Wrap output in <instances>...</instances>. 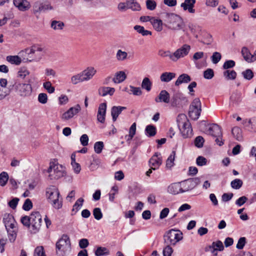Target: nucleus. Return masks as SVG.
<instances>
[{
  "label": "nucleus",
  "instance_id": "f257e3e1",
  "mask_svg": "<svg viewBox=\"0 0 256 256\" xmlns=\"http://www.w3.org/2000/svg\"><path fill=\"white\" fill-rule=\"evenodd\" d=\"M71 250V243L69 236L64 234L56 244V252L58 256H65Z\"/></svg>",
  "mask_w": 256,
  "mask_h": 256
},
{
  "label": "nucleus",
  "instance_id": "f03ea898",
  "mask_svg": "<svg viewBox=\"0 0 256 256\" xmlns=\"http://www.w3.org/2000/svg\"><path fill=\"white\" fill-rule=\"evenodd\" d=\"M47 172L50 180H58L64 176L65 168L62 165L59 164L56 160H54L50 162Z\"/></svg>",
  "mask_w": 256,
  "mask_h": 256
},
{
  "label": "nucleus",
  "instance_id": "7ed1b4c3",
  "mask_svg": "<svg viewBox=\"0 0 256 256\" xmlns=\"http://www.w3.org/2000/svg\"><path fill=\"white\" fill-rule=\"evenodd\" d=\"M60 192L56 187L51 186L46 189V195L49 202L56 209L62 207V202L60 200Z\"/></svg>",
  "mask_w": 256,
  "mask_h": 256
},
{
  "label": "nucleus",
  "instance_id": "20e7f679",
  "mask_svg": "<svg viewBox=\"0 0 256 256\" xmlns=\"http://www.w3.org/2000/svg\"><path fill=\"white\" fill-rule=\"evenodd\" d=\"M180 130L184 138L192 136V130L188 120L184 114H180L177 120Z\"/></svg>",
  "mask_w": 256,
  "mask_h": 256
},
{
  "label": "nucleus",
  "instance_id": "39448f33",
  "mask_svg": "<svg viewBox=\"0 0 256 256\" xmlns=\"http://www.w3.org/2000/svg\"><path fill=\"white\" fill-rule=\"evenodd\" d=\"M165 21L167 23L168 28L173 30H180L184 26L182 18L174 14H167Z\"/></svg>",
  "mask_w": 256,
  "mask_h": 256
},
{
  "label": "nucleus",
  "instance_id": "423d86ee",
  "mask_svg": "<svg viewBox=\"0 0 256 256\" xmlns=\"http://www.w3.org/2000/svg\"><path fill=\"white\" fill-rule=\"evenodd\" d=\"M182 233L180 230L172 229L164 236V242L166 244L175 246L176 244L182 239Z\"/></svg>",
  "mask_w": 256,
  "mask_h": 256
},
{
  "label": "nucleus",
  "instance_id": "0eeeda50",
  "mask_svg": "<svg viewBox=\"0 0 256 256\" xmlns=\"http://www.w3.org/2000/svg\"><path fill=\"white\" fill-rule=\"evenodd\" d=\"M201 109V102L198 98L194 100L189 108V116L194 120H196L199 118Z\"/></svg>",
  "mask_w": 256,
  "mask_h": 256
},
{
  "label": "nucleus",
  "instance_id": "6e6552de",
  "mask_svg": "<svg viewBox=\"0 0 256 256\" xmlns=\"http://www.w3.org/2000/svg\"><path fill=\"white\" fill-rule=\"evenodd\" d=\"M30 220H31L30 231L32 233H36L40 230L42 225V216L38 212H33L30 215Z\"/></svg>",
  "mask_w": 256,
  "mask_h": 256
},
{
  "label": "nucleus",
  "instance_id": "1a4fd4ad",
  "mask_svg": "<svg viewBox=\"0 0 256 256\" xmlns=\"http://www.w3.org/2000/svg\"><path fill=\"white\" fill-rule=\"evenodd\" d=\"M27 51H28V54L33 55L32 58L36 61L40 60L45 53L44 48L39 45H34ZM30 58H32V56H30Z\"/></svg>",
  "mask_w": 256,
  "mask_h": 256
},
{
  "label": "nucleus",
  "instance_id": "9d476101",
  "mask_svg": "<svg viewBox=\"0 0 256 256\" xmlns=\"http://www.w3.org/2000/svg\"><path fill=\"white\" fill-rule=\"evenodd\" d=\"M200 182V180L198 178H189L182 182L180 184L183 192L194 189Z\"/></svg>",
  "mask_w": 256,
  "mask_h": 256
},
{
  "label": "nucleus",
  "instance_id": "9b49d317",
  "mask_svg": "<svg viewBox=\"0 0 256 256\" xmlns=\"http://www.w3.org/2000/svg\"><path fill=\"white\" fill-rule=\"evenodd\" d=\"M190 50V46L187 44L182 45V46L177 49L173 52L174 62H176L180 58L187 56Z\"/></svg>",
  "mask_w": 256,
  "mask_h": 256
},
{
  "label": "nucleus",
  "instance_id": "f8f14e48",
  "mask_svg": "<svg viewBox=\"0 0 256 256\" xmlns=\"http://www.w3.org/2000/svg\"><path fill=\"white\" fill-rule=\"evenodd\" d=\"M18 94L22 96H26L30 94L32 86L28 84H18L15 87Z\"/></svg>",
  "mask_w": 256,
  "mask_h": 256
},
{
  "label": "nucleus",
  "instance_id": "ddd939ff",
  "mask_svg": "<svg viewBox=\"0 0 256 256\" xmlns=\"http://www.w3.org/2000/svg\"><path fill=\"white\" fill-rule=\"evenodd\" d=\"M186 98L183 94L180 92H176L174 93L170 99V104L173 108H179L182 105V101L184 100Z\"/></svg>",
  "mask_w": 256,
  "mask_h": 256
},
{
  "label": "nucleus",
  "instance_id": "4468645a",
  "mask_svg": "<svg viewBox=\"0 0 256 256\" xmlns=\"http://www.w3.org/2000/svg\"><path fill=\"white\" fill-rule=\"evenodd\" d=\"M80 110V107L79 104L76 105L74 107L70 108L66 112H64L61 118L62 120H67L72 118L74 115L76 114Z\"/></svg>",
  "mask_w": 256,
  "mask_h": 256
},
{
  "label": "nucleus",
  "instance_id": "2eb2a0df",
  "mask_svg": "<svg viewBox=\"0 0 256 256\" xmlns=\"http://www.w3.org/2000/svg\"><path fill=\"white\" fill-rule=\"evenodd\" d=\"M160 154L156 152L149 160L150 166L153 170L158 168L162 163Z\"/></svg>",
  "mask_w": 256,
  "mask_h": 256
},
{
  "label": "nucleus",
  "instance_id": "dca6fc26",
  "mask_svg": "<svg viewBox=\"0 0 256 256\" xmlns=\"http://www.w3.org/2000/svg\"><path fill=\"white\" fill-rule=\"evenodd\" d=\"M3 222L6 229L13 228L16 225V222L13 216L10 214H5L4 216Z\"/></svg>",
  "mask_w": 256,
  "mask_h": 256
},
{
  "label": "nucleus",
  "instance_id": "f3484780",
  "mask_svg": "<svg viewBox=\"0 0 256 256\" xmlns=\"http://www.w3.org/2000/svg\"><path fill=\"white\" fill-rule=\"evenodd\" d=\"M208 134L214 137H222L221 128L216 124L210 125L208 130Z\"/></svg>",
  "mask_w": 256,
  "mask_h": 256
},
{
  "label": "nucleus",
  "instance_id": "a211bd4d",
  "mask_svg": "<svg viewBox=\"0 0 256 256\" xmlns=\"http://www.w3.org/2000/svg\"><path fill=\"white\" fill-rule=\"evenodd\" d=\"M14 6L20 11H26L30 8V4L26 0H14Z\"/></svg>",
  "mask_w": 256,
  "mask_h": 256
},
{
  "label": "nucleus",
  "instance_id": "6ab92c4d",
  "mask_svg": "<svg viewBox=\"0 0 256 256\" xmlns=\"http://www.w3.org/2000/svg\"><path fill=\"white\" fill-rule=\"evenodd\" d=\"M196 0H184V2L182 3L180 6L184 10H188L190 13L194 14L195 10L194 8Z\"/></svg>",
  "mask_w": 256,
  "mask_h": 256
},
{
  "label": "nucleus",
  "instance_id": "aec40b11",
  "mask_svg": "<svg viewBox=\"0 0 256 256\" xmlns=\"http://www.w3.org/2000/svg\"><path fill=\"white\" fill-rule=\"evenodd\" d=\"M170 95L166 90L160 91L158 96L155 98L156 102H164L168 104L170 102Z\"/></svg>",
  "mask_w": 256,
  "mask_h": 256
},
{
  "label": "nucleus",
  "instance_id": "412c9836",
  "mask_svg": "<svg viewBox=\"0 0 256 256\" xmlns=\"http://www.w3.org/2000/svg\"><path fill=\"white\" fill-rule=\"evenodd\" d=\"M96 70L94 67L90 66L81 72L84 81H87L91 79L96 74Z\"/></svg>",
  "mask_w": 256,
  "mask_h": 256
},
{
  "label": "nucleus",
  "instance_id": "4be33fe9",
  "mask_svg": "<svg viewBox=\"0 0 256 256\" xmlns=\"http://www.w3.org/2000/svg\"><path fill=\"white\" fill-rule=\"evenodd\" d=\"M106 105V103L100 104L97 114V119L98 122L104 123L105 121Z\"/></svg>",
  "mask_w": 256,
  "mask_h": 256
},
{
  "label": "nucleus",
  "instance_id": "5701e85b",
  "mask_svg": "<svg viewBox=\"0 0 256 256\" xmlns=\"http://www.w3.org/2000/svg\"><path fill=\"white\" fill-rule=\"evenodd\" d=\"M168 192L172 194H176L179 193H182V186L180 183H173L168 188Z\"/></svg>",
  "mask_w": 256,
  "mask_h": 256
},
{
  "label": "nucleus",
  "instance_id": "b1692460",
  "mask_svg": "<svg viewBox=\"0 0 256 256\" xmlns=\"http://www.w3.org/2000/svg\"><path fill=\"white\" fill-rule=\"evenodd\" d=\"M242 100L240 92H233L230 97V104L233 106H238Z\"/></svg>",
  "mask_w": 256,
  "mask_h": 256
},
{
  "label": "nucleus",
  "instance_id": "393cba45",
  "mask_svg": "<svg viewBox=\"0 0 256 256\" xmlns=\"http://www.w3.org/2000/svg\"><path fill=\"white\" fill-rule=\"evenodd\" d=\"M126 109L124 106H114L111 110V115L113 121L115 122L119 114H120L122 110Z\"/></svg>",
  "mask_w": 256,
  "mask_h": 256
},
{
  "label": "nucleus",
  "instance_id": "a878e982",
  "mask_svg": "<svg viewBox=\"0 0 256 256\" xmlns=\"http://www.w3.org/2000/svg\"><path fill=\"white\" fill-rule=\"evenodd\" d=\"M126 78L125 72L123 71H120L115 74L112 81L116 84H120L124 82Z\"/></svg>",
  "mask_w": 256,
  "mask_h": 256
},
{
  "label": "nucleus",
  "instance_id": "bb28decb",
  "mask_svg": "<svg viewBox=\"0 0 256 256\" xmlns=\"http://www.w3.org/2000/svg\"><path fill=\"white\" fill-rule=\"evenodd\" d=\"M242 54L246 62H253L252 54L246 47H243L242 48Z\"/></svg>",
  "mask_w": 256,
  "mask_h": 256
},
{
  "label": "nucleus",
  "instance_id": "cd10ccee",
  "mask_svg": "<svg viewBox=\"0 0 256 256\" xmlns=\"http://www.w3.org/2000/svg\"><path fill=\"white\" fill-rule=\"evenodd\" d=\"M114 92V88L110 87H102L98 90L99 94L102 96H105L108 94L112 96Z\"/></svg>",
  "mask_w": 256,
  "mask_h": 256
},
{
  "label": "nucleus",
  "instance_id": "c85d7f7f",
  "mask_svg": "<svg viewBox=\"0 0 256 256\" xmlns=\"http://www.w3.org/2000/svg\"><path fill=\"white\" fill-rule=\"evenodd\" d=\"M175 76V73L164 72L160 75V80L162 82H168L174 78Z\"/></svg>",
  "mask_w": 256,
  "mask_h": 256
},
{
  "label": "nucleus",
  "instance_id": "c756f323",
  "mask_svg": "<svg viewBox=\"0 0 256 256\" xmlns=\"http://www.w3.org/2000/svg\"><path fill=\"white\" fill-rule=\"evenodd\" d=\"M191 80L190 77L186 74H183L180 75L175 82V85L176 86L182 83H188Z\"/></svg>",
  "mask_w": 256,
  "mask_h": 256
},
{
  "label": "nucleus",
  "instance_id": "7c9ffc66",
  "mask_svg": "<svg viewBox=\"0 0 256 256\" xmlns=\"http://www.w3.org/2000/svg\"><path fill=\"white\" fill-rule=\"evenodd\" d=\"M128 9L133 11H139L140 10V4L136 0H126Z\"/></svg>",
  "mask_w": 256,
  "mask_h": 256
},
{
  "label": "nucleus",
  "instance_id": "2f4dec72",
  "mask_svg": "<svg viewBox=\"0 0 256 256\" xmlns=\"http://www.w3.org/2000/svg\"><path fill=\"white\" fill-rule=\"evenodd\" d=\"M210 248L212 249V252L214 254L216 250H223L224 246L220 240H217L212 243V246H210Z\"/></svg>",
  "mask_w": 256,
  "mask_h": 256
},
{
  "label": "nucleus",
  "instance_id": "473e14b6",
  "mask_svg": "<svg viewBox=\"0 0 256 256\" xmlns=\"http://www.w3.org/2000/svg\"><path fill=\"white\" fill-rule=\"evenodd\" d=\"M134 29L142 36H151L152 32L150 30H146L144 27L140 25H136L134 26Z\"/></svg>",
  "mask_w": 256,
  "mask_h": 256
},
{
  "label": "nucleus",
  "instance_id": "72a5a7b5",
  "mask_svg": "<svg viewBox=\"0 0 256 256\" xmlns=\"http://www.w3.org/2000/svg\"><path fill=\"white\" fill-rule=\"evenodd\" d=\"M145 134L148 137L154 136L156 134V126L151 124L147 126L145 129Z\"/></svg>",
  "mask_w": 256,
  "mask_h": 256
},
{
  "label": "nucleus",
  "instance_id": "f704fd0d",
  "mask_svg": "<svg viewBox=\"0 0 256 256\" xmlns=\"http://www.w3.org/2000/svg\"><path fill=\"white\" fill-rule=\"evenodd\" d=\"M152 20V24L154 28L158 32H160L162 30V22L160 19L154 18Z\"/></svg>",
  "mask_w": 256,
  "mask_h": 256
},
{
  "label": "nucleus",
  "instance_id": "c9c22d12",
  "mask_svg": "<svg viewBox=\"0 0 256 256\" xmlns=\"http://www.w3.org/2000/svg\"><path fill=\"white\" fill-rule=\"evenodd\" d=\"M142 88L147 92H150L152 87V82L148 78H144L142 82Z\"/></svg>",
  "mask_w": 256,
  "mask_h": 256
},
{
  "label": "nucleus",
  "instance_id": "e433bc0d",
  "mask_svg": "<svg viewBox=\"0 0 256 256\" xmlns=\"http://www.w3.org/2000/svg\"><path fill=\"white\" fill-rule=\"evenodd\" d=\"M7 232L8 233V236L9 238V240L11 242H14L16 237V233H17V228L16 226H14L13 228H10L9 229H6Z\"/></svg>",
  "mask_w": 256,
  "mask_h": 256
},
{
  "label": "nucleus",
  "instance_id": "4c0bfd02",
  "mask_svg": "<svg viewBox=\"0 0 256 256\" xmlns=\"http://www.w3.org/2000/svg\"><path fill=\"white\" fill-rule=\"evenodd\" d=\"M6 60L16 65H19L22 62L21 58L18 56H8L6 57Z\"/></svg>",
  "mask_w": 256,
  "mask_h": 256
},
{
  "label": "nucleus",
  "instance_id": "58836bf2",
  "mask_svg": "<svg viewBox=\"0 0 256 256\" xmlns=\"http://www.w3.org/2000/svg\"><path fill=\"white\" fill-rule=\"evenodd\" d=\"M232 133L236 139L238 141L242 140V130L236 126L232 128Z\"/></svg>",
  "mask_w": 256,
  "mask_h": 256
},
{
  "label": "nucleus",
  "instance_id": "ea45409f",
  "mask_svg": "<svg viewBox=\"0 0 256 256\" xmlns=\"http://www.w3.org/2000/svg\"><path fill=\"white\" fill-rule=\"evenodd\" d=\"M64 23L61 21L52 20L50 27L54 30H61L64 27Z\"/></svg>",
  "mask_w": 256,
  "mask_h": 256
},
{
  "label": "nucleus",
  "instance_id": "a19ab883",
  "mask_svg": "<svg viewBox=\"0 0 256 256\" xmlns=\"http://www.w3.org/2000/svg\"><path fill=\"white\" fill-rule=\"evenodd\" d=\"M42 2L40 0L34 2L32 6V10L34 14L42 12Z\"/></svg>",
  "mask_w": 256,
  "mask_h": 256
},
{
  "label": "nucleus",
  "instance_id": "79ce46f5",
  "mask_svg": "<svg viewBox=\"0 0 256 256\" xmlns=\"http://www.w3.org/2000/svg\"><path fill=\"white\" fill-rule=\"evenodd\" d=\"M158 54L163 58L168 57L171 60L174 62L173 52H171L170 50H158Z\"/></svg>",
  "mask_w": 256,
  "mask_h": 256
},
{
  "label": "nucleus",
  "instance_id": "37998d69",
  "mask_svg": "<svg viewBox=\"0 0 256 256\" xmlns=\"http://www.w3.org/2000/svg\"><path fill=\"white\" fill-rule=\"evenodd\" d=\"M175 156L176 152L172 151L166 160V166L167 168H171L174 166Z\"/></svg>",
  "mask_w": 256,
  "mask_h": 256
},
{
  "label": "nucleus",
  "instance_id": "c03bdc74",
  "mask_svg": "<svg viewBox=\"0 0 256 256\" xmlns=\"http://www.w3.org/2000/svg\"><path fill=\"white\" fill-rule=\"evenodd\" d=\"M108 254V250L104 247H98L95 252V254L96 256H106Z\"/></svg>",
  "mask_w": 256,
  "mask_h": 256
},
{
  "label": "nucleus",
  "instance_id": "a18cd8bd",
  "mask_svg": "<svg viewBox=\"0 0 256 256\" xmlns=\"http://www.w3.org/2000/svg\"><path fill=\"white\" fill-rule=\"evenodd\" d=\"M82 82H84V80H83V77L82 76L80 72L72 76L70 78V82L73 84H76Z\"/></svg>",
  "mask_w": 256,
  "mask_h": 256
},
{
  "label": "nucleus",
  "instance_id": "49530a36",
  "mask_svg": "<svg viewBox=\"0 0 256 256\" xmlns=\"http://www.w3.org/2000/svg\"><path fill=\"white\" fill-rule=\"evenodd\" d=\"M236 75V72L234 70H226L224 72V76L228 80H234Z\"/></svg>",
  "mask_w": 256,
  "mask_h": 256
},
{
  "label": "nucleus",
  "instance_id": "de8ad7c7",
  "mask_svg": "<svg viewBox=\"0 0 256 256\" xmlns=\"http://www.w3.org/2000/svg\"><path fill=\"white\" fill-rule=\"evenodd\" d=\"M243 182L242 180L238 178H236L232 180L230 182V186L234 189H240L242 186Z\"/></svg>",
  "mask_w": 256,
  "mask_h": 256
},
{
  "label": "nucleus",
  "instance_id": "09e8293b",
  "mask_svg": "<svg viewBox=\"0 0 256 256\" xmlns=\"http://www.w3.org/2000/svg\"><path fill=\"white\" fill-rule=\"evenodd\" d=\"M8 180V175L7 172H3L0 174V185L4 186Z\"/></svg>",
  "mask_w": 256,
  "mask_h": 256
},
{
  "label": "nucleus",
  "instance_id": "8fccbe9b",
  "mask_svg": "<svg viewBox=\"0 0 256 256\" xmlns=\"http://www.w3.org/2000/svg\"><path fill=\"white\" fill-rule=\"evenodd\" d=\"M242 74L244 79L248 80H252L254 76V73L250 69H246L243 71Z\"/></svg>",
  "mask_w": 256,
  "mask_h": 256
},
{
  "label": "nucleus",
  "instance_id": "3c124183",
  "mask_svg": "<svg viewBox=\"0 0 256 256\" xmlns=\"http://www.w3.org/2000/svg\"><path fill=\"white\" fill-rule=\"evenodd\" d=\"M104 144L102 142H97L94 144V152L96 154H100L104 148Z\"/></svg>",
  "mask_w": 256,
  "mask_h": 256
},
{
  "label": "nucleus",
  "instance_id": "603ef678",
  "mask_svg": "<svg viewBox=\"0 0 256 256\" xmlns=\"http://www.w3.org/2000/svg\"><path fill=\"white\" fill-rule=\"evenodd\" d=\"M128 54L126 52L118 50L116 54V58L118 60L122 61L126 58Z\"/></svg>",
  "mask_w": 256,
  "mask_h": 256
},
{
  "label": "nucleus",
  "instance_id": "864d4df0",
  "mask_svg": "<svg viewBox=\"0 0 256 256\" xmlns=\"http://www.w3.org/2000/svg\"><path fill=\"white\" fill-rule=\"evenodd\" d=\"M92 214L94 218L96 220H100L102 218V213L99 208H94L93 210Z\"/></svg>",
  "mask_w": 256,
  "mask_h": 256
},
{
  "label": "nucleus",
  "instance_id": "5fc2aeb1",
  "mask_svg": "<svg viewBox=\"0 0 256 256\" xmlns=\"http://www.w3.org/2000/svg\"><path fill=\"white\" fill-rule=\"evenodd\" d=\"M43 86L50 94L54 92L55 90L54 87L52 86L51 82L49 81L44 82L43 84Z\"/></svg>",
  "mask_w": 256,
  "mask_h": 256
},
{
  "label": "nucleus",
  "instance_id": "6e6d98bb",
  "mask_svg": "<svg viewBox=\"0 0 256 256\" xmlns=\"http://www.w3.org/2000/svg\"><path fill=\"white\" fill-rule=\"evenodd\" d=\"M171 244H167L163 249V256H171L173 252V249L171 247Z\"/></svg>",
  "mask_w": 256,
  "mask_h": 256
},
{
  "label": "nucleus",
  "instance_id": "4d7b16f0",
  "mask_svg": "<svg viewBox=\"0 0 256 256\" xmlns=\"http://www.w3.org/2000/svg\"><path fill=\"white\" fill-rule=\"evenodd\" d=\"M84 202V200L82 198H79L73 206L72 210L78 212L82 206Z\"/></svg>",
  "mask_w": 256,
  "mask_h": 256
},
{
  "label": "nucleus",
  "instance_id": "13d9d810",
  "mask_svg": "<svg viewBox=\"0 0 256 256\" xmlns=\"http://www.w3.org/2000/svg\"><path fill=\"white\" fill-rule=\"evenodd\" d=\"M221 54L218 52H214L211 56V60L213 64H216L218 63L221 60Z\"/></svg>",
  "mask_w": 256,
  "mask_h": 256
},
{
  "label": "nucleus",
  "instance_id": "bf43d9fd",
  "mask_svg": "<svg viewBox=\"0 0 256 256\" xmlns=\"http://www.w3.org/2000/svg\"><path fill=\"white\" fill-rule=\"evenodd\" d=\"M204 142V138L202 136H197L194 140V145L198 148H202Z\"/></svg>",
  "mask_w": 256,
  "mask_h": 256
},
{
  "label": "nucleus",
  "instance_id": "052dcab7",
  "mask_svg": "<svg viewBox=\"0 0 256 256\" xmlns=\"http://www.w3.org/2000/svg\"><path fill=\"white\" fill-rule=\"evenodd\" d=\"M246 243V239L245 237H240L238 242L236 248L238 250H242Z\"/></svg>",
  "mask_w": 256,
  "mask_h": 256
},
{
  "label": "nucleus",
  "instance_id": "680f3d73",
  "mask_svg": "<svg viewBox=\"0 0 256 256\" xmlns=\"http://www.w3.org/2000/svg\"><path fill=\"white\" fill-rule=\"evenodd\" d=\"M214 76V72L212 68H208L204 72V77L206 79L210 80Z\"/></svg>",
  "mask_w": 256,
  "mask_h": 256
},
{
  "label": "nucleus",
  "instance_id": "e2e57ef3",
  "mask_svg": "<svg viewBox=\"0 0 256 256\" xmlns=\"http://www.w3.org/2000/svg\"><path fill=\"white\" fill-rule=\"evenodd\" d=\"M146 8L150 10H154L156 6V3L153 0H146Z\"/></svg>",
  "mask_w": 256,
  "mask_h": 256
},
{
  "label": "nucleus",
  "instance_id": "0e129e2a",
  "mask_svg": "<svg viewBox=\"0 0 256 256\" xmlns=\"http://www.w3.org/2000/svg\"><path fill=\"white\" fill-rule=\"evenodd\" d=\"M32 203L31 201V200L29 198H27L22 208L24 210L28 211L30 210V209H32Z\"/></svg>",
  "mask_w": 256,
  "mask_h": 256
},
{
  "label": "nucleus",
  "instance_id": "69168bd1",
  "mask_svg": "<svg viewBox=\"0 0 256 256\" xmlns=\"http://www.w3.org/2000/svg\"><path fill=\"white\" fill-rule=\"evenodd\" d=\"M22 223L25 226L31 228V220H30V216H24L21 218Z\"/></svg>",
  "mask_w": 256,
  "mask_h": 256
},
{
  "label": "nucleus",
  "instance_id": "338daca9",
  "mask_svg": "<svg viewBox=\"0 0 256 256\" xmlns=\"http://www.w3.org/2000/svg\"><path fill=\"white\" fill-rule=\"evenodd\" d=\"M38 100L42 104H46L48 102L47 94L45 93L40 94L38 96Z\"/></svg>",
  "mask_w": 256,
  "mask_h": 256
},
{
  "label": "nucleus",
  "instance_id": "774afa93",
  "mask_svg": "<svg viewBox=\"0 0 256 256\" xmlns=\"http://www.w3.org/2000/svg\"><path fill=\"white\" fill-rule=\"evenodd\" d=\"M34 256H46L42 246H38L36 248Z\"/></svg>",
  "mask_w": 256,
  "mask_h": 256
}]
</instances>
